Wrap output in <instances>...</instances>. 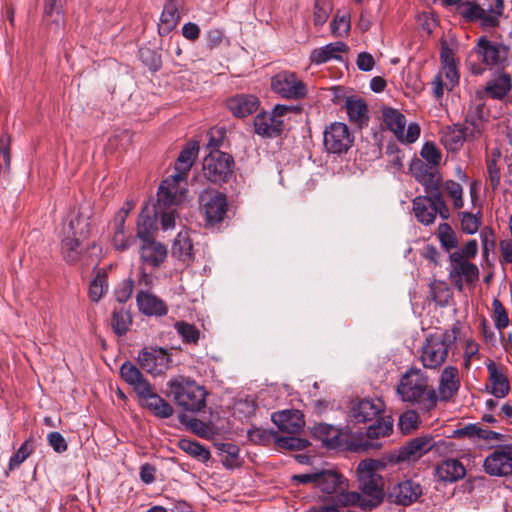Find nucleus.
I'll return each mask as SVG.
<instances>
[{
    "instance_id": "obj_44",
    "label": "nucleus",
    "mask_w": 512,
    "mask_h": 512,
    "mask_svg": "<svg viewBox=\"0 0 512 512\" xmlns=\"http://www.w3.org/2000/svg\"><path fill=\"white\" fill-rule=\"evenodd\" d=\"M465 130H444L441 142L449 151L459 150L465 142Z\"/></svg>"
},
{
    "instance_id": "obj_20",
    "label": "nucleus",
    "mask_w": 512,
    "mask_h": 512,
    "mask_svg": "<svg viewBox=\"0 0 512 512\" xmlns=\"http://www.w3.org/2000/svg\"><path fill=\"white\" fill-rule=\"evenodd\" d=\"M435 446L434 438L421 435L402 446L398 452V461H416Z\"/></svg>"
},
{
    "instance_id": "obj_59",
    "label": "nucleus",
    "mask_w": 512,
    "mask_h": 512,
    "mask_svg": "<svg viewBox=\"0 0 512 512\" xmlns=\"http://www.w3.org/2000/svg\"><path fill=\"white\" fill-rule=\"evenodd\" d=\"M139 57L149 70L157 71L160 69V56H158L153 50L149 48H141L139 49Z\"/></svg>"
},
{
    "instance_id": "obj_51",
    "label": "nucleus",
    "mask_w": 512,
    "mask_h": 512,
    "mask_svg": "<svg viewBox=\"0 0 512 512\" xmlns=\"http://www.w3.org/2000/svg\"><path fill=\"white\" fill-rule=\"evenodd\" d=\"M438 238L442 247L446 251H450L451 249L456 248L458 244L455 232L447 223H441L438 226Z\"/></svg>"
},
{
    "instance_id": "obj_62",
    "label": "nucleus",
    "mask_w": 512,
    "mask_h": 512,
    "mask_svg": "<svg viewBox=\"0 0 512 512\" xmlns=\"http://www.w3.org/2000/svg\"><path fill=\"white\" fill-rule=\"evenodd\" d=\"M478 253V243L476 240H469L463 247L454 251L452 254H458V259L471 260Z\"/></svg>"
},
{
    "instance_id": "obj_64",
    "label": "nucleus",
    "mask_w": 512,
    "mask_h": 512,
    "mask_svg": "<svg viewBox=\"0 0 512 512\" xmlns=\"http://www.w3.org/2000/svg\"><path fill=\"white\" fill-rule=\"evenodd\" d=\"M47 442L57 453H63L67 450L68 444L65 438L59 432H50L47 435Z\"/></svg>"
},
{
    "instance_id": "obj_34",
    "label": "nucleus",
    "mask_w": 512,
    "mask_h": 512,
    "mask_svg": "<svg viewBox=\"0 0 512 512\" xmlns=\"http://www.w3.org/2000/svg\"><path fill=\"white\" fill-rule=\"evenodd\" d=\"M180 13L175 0H166L160 16L158 32L160 35H168L178 24Z\"/></svg>"
},
{
    "instance_id": "obj_52",
    "label": "nucleus",
    "mask_w": 512,
    "mask_h": 512,
    "mask_svg": "<svg viewBox=\"0 0 512 512\" xmlns=\"http://www.w3.org/2000/svg\"><path fill=\"white\" fill-rule=\"evenodd\" d=\"M350 16L347 13L339 14L334 16L331 22V33L335 37H345L350 31Z\"/></svg>"
},
{
    "instance_id": "obj_33",
    "label": "nucleus",
    "mask_w": 512,
    "mask_h": 512,
    "mask_svg": "<svg viewBox=\"0 0 512 512\" xmlns=\"http://www.w3.org/2000/svg\"><path fill=\"white\" fill-rule=\"evenodd\" d=\"M347 49L348 46L344 42H332L323 47L314 49L310 55V61L319 65L332 59H341L338 53L346 52Z\"/></svg>"
},
{
    "instance_id": "obj_24",
    "label": "nucleus",
    "mask_w": 512,
    "mask_h": 512,
    "mask_svg": "<svg viewBox=\"0 0 512 512\" xmlns=\"http://www.w3.org/2000/svg\"><path fill=\"white\" fill-rule=\"evenodd\" d=\"M345 109L348 119L352 124L359 128L367 126L369 123V110L366 101L356 95L347 96L345 99Z\"/></svg>"
},
{
    "instance_id": "obj_18",
    "label": "nucleus",
    "mask_w": 512,
    "mask_h": 512,
    "mask_svg": "<svg viewBox=\"0 0 512 512\" xmlns=\"http://www.w3.org/2000/svg\"><path fill=\"white\" fill-rule=\"evenodd\" d=\"M450 277L454 284L462 289L463 283H474L479 277L478 267L470 260L458 259V254H450Z\"/></svg>"
},
{
    "instance_id": "obj_21",
    "label": "nucleus",
    "mask_w": 512,
    "mask_h": 512,
    "mask_svg": "<svg viewBox=\"0 0 512 512\" xmlns=\"http://www.w3.org/2000/svg\"><path fill=\"white\" fill-rule=\"evenodd\" d=\"M140 247V259L142 265L150 267H159L167 257V248L163 244L144 238Z\"/></svg>"
},
{
    "instance_id": "obj_37",
    "label": "nucleus",
    "mask_w": 512,
    "mask_h": 512,
    "mask_svg": "<svg viewBox=\"0 0 512 512\" xmlns=\"http://www.w3.org/2000/svg\"><path fill=\"white\" fill-rule=\"evenodd\" d=\"M313 435L327 448L340 445V431L332 425L320 423L313 428Z\"/></svg>"
},
{
    "instance_id": "obj_3",
    "label": "nucleus",
    "mask_w": 512,
    "mask_h": 512,
    "mask_svg": "<svg viewBox=\"0 0 512 512\" xmlns=\"http://www.w3.org/2000/svg\"><path fill=\"white\" fill-rule=\"evenodd\" d=\"M198 153L197 141L188 142L181 150L175 162V173L164 179L159 185V209L171 203H182L187 190L180 183L186 182Z\"/></svg>"
},
{
    "instance_id": "obj_49",
    "label": "nucleus",
    "mask_w": 512,
    "mask_h": 512,
    "mask_svg": "<svg viewBox=\"0 0 512 512\" xmlns=\"http://www.w3.org/2000/svg\"><path fill=\"white\" fill-rule=\"evenodd\" d=\"M10 143L11 138L7 133L0 136V174L6 175L10 170Z\"/></svg>"
},
{
    "instance_id": "obj_53",
    "label": "nucleus",
    "mask_w": 512,
    "mask_h": 512,
    "mask_svg": "<svg viewBox=\"0 0 512 512\" xmlns=\"http://www.w3.org/2000/svg\"><path fill=\"white\" fill-rule=\"evenodd\" d=\"M33 441L27 439L17 450V452L9 460V468L11 470L19 467L33 452Z\"/></svg>"
},
{
    "instance_id": "obj_26",
    "label": "nucleus",
    "mask_w": 512,
    "mask_h": 512,
    "mask_svg": "<svg viewBox=\"0 0 512 512\" xmlns=\"http://www.w3.org/2000/svg\"><path fill=\"white\" fill-rule=\"evenodd\" d=\"M382 410L381 400L363 399L352 406L351 418L356 423H365L376 419Z\"/></svg>"
},
{
    "instance_id": "obj_12",
    "label": "nucleus",
    "mask_w": 512,
    "mask_h": 512,
    "mask_svg": "<svg viewBox=\"0 0 512 512\" xmlns=\"http://www.w3.org/2000/svg\"><path fill=\"white\" fill-rule=\"evenodd\" d=\"M474 51L477 54L478 59L489 67L504 70L505 67L509 65L510 50L502 43L491 41L486 37H481L479 38Z\"/></svg>"
},
{
    "instance_id": "obj_40",
    "label": "nucleus",
    "mask_w": 512,
    "mask_h": 512,
    "mask_svg": "<svg viewBox=\"0 0 512 512\" xmlns=\"http://www.w3.org/2000/svg\"><path fill=\"white\" fill-rule=\"evenodd\" d=\"M132 324V319L130 313L126 311L124 308L114 309L111 317V326L115 334L118 336L125 335L130 325Z\"/></svg>"
},
{
    "instance_id": "obj_25",
    "label": "nucleus",
    "mask_w": 512,
    "mask_h": 512,
    "mask_svg": "<svg viewBox=\"0 0 512 512\" xmlns=\"http://www.w3.org/2000/svg\"><path fill=\"white\" fill-rule=\"evenodd\" d=\"M272 421L282 432L296 434L304 427L303 415L299 410H283L272 415Z\"/></svg>"
},
{
    "instance_id": "obj_42",
    "label": "nucleus",
    "mask_w": 512,
    "mask_h": 512,
    "mask_svg": "<svg viewBox=\"0 0 512 512\" xmlns=\"http://www.w3.org/2000/svg\"><path fill=\"white\" fill-rule=\"evenodd\" d=\"M107 291V275L105 272L98 271L90 282L89 298L93 302H98Z\"/></svg>"
},
{
    "instance_id": "obj_10",
    "label": "nucleus",
    "mask_w": 512,
    "mask_h": 512,
    "mask_svg": "<svg viewBox=\"0 0 512 512\" xmlns=\"http://www.w3.org/2000/svg\"><path fill=\"white\" fill-rule=\"evenodd\" d=\"M412 204L416 219L423 225L433 224L437 214L443 220L450 217V211L442 193L417 196L413 199Z\"/></svg>"
},
{
    "instance_id": "obj_48",
    "label": "nucleus",
    "mask_w": 512,
    "mask_h": 512,
    "mask_svg": "<svg viewBox=\"0 0 512 512\" xmlns=\"http://www.w3.org/2000/svg\"><path fill=\"white\" fill-rule=\"evenodd\" d=\"M499 158L500 152L496 151L493 152L491 158L487 160V182L493 191H495L500 185V168L497 165V161Z\"/></svg>"
},
{
    "instance_id": "obj_6",
    "label": "nucleus",
    "mask_w": 512,
    "mask_h": 512,
    "mask_svg": "<svg viewBox=\"0 0 512 512\" xmlns=\"http://www.w3.org/2000/svg\"><path fill=\"white\" fill-rule=\"evenodd\" d=\"M91 231L90 217L78 212L67 227H64V237L61 242V253L68 263L77 262L83 252V243L88 239Z\"/></svg>"
},
{
    "instance_id": "obj_46",
    "label": "nucleus",
    "mask_w": 512,
    "mask_h": 512,
    "mask_svg": "<svg viewBox=\"0 0 512 512\" xmlns=\"http://www.w3.org/2000/svg\"><path fill=\"white\" fill-rule=\"evenodd\" d=\"M177 333L186 344H197L200 331L193 325L184 321H178L174 324Z\"/></svg>"
},
{
    "instance_id": "obj_9",
    "label": "nucleus",
    "mask_w": 512,
    "mask_h": 512,
    "mask_svg": "<svg viewBox=\"0 0 512 512\" xmlns=\"http://www.w3.org/2000/svg\"><path fill=\"white\" fill-rule=\"evenodd\" d=\"M181 203H171L159 209V191L157 192V201L153 204L150 211L148 207H144L139 215L138 220V237L140 239L150 238V231L156 228L157 220H160L161 228L164 231L175 227L176 208Z\"/></svg>"
},
{
    "instance_id": "obj_8",
    "label": "nucleus",
    "mask_w": 512,
    "mask_h": 512,
    "mask_svg": "<svg viewBox=\"0 0 512 512\" xmlns=\"http://www.w3.org/2000/svg\"><path fill=\"white\" fill-rule=\"evenodd\" d=\"M456 10L468 22H477L482 28H494L504 12V0L465 1Z\"/></svg>"
},
{
    "instance_id": "obj_56",
    "label": "nucleus",
    "mask_w": 512,
    "mask_h": 512,
    "mask_svg": "<svg viewBox=\"0 0 512 512\" xmlns=\"http://www.w3.org/2000/svg\"><path fill=\"white\" fill-rule=\"evenodd\" d=\"M393 429L392 422L383 419H377L367 429V437L370 439L388 436Z\"/></svg>"
},
{
    "instance_id": "obj_22",
    "label": "nucleus",
    "mask_w": 512,
    "mask_h": 512,
    "mask_svg": "<svg viewBox=\"0 0 512 512\" xmlns=\"http://www.w3.org/2000/svg\"><path fill=\"white\" fill-rule=\"evenodd\" d=\"M460 388L459 372L455 366H447L442 371L437 397L441 401H449Z\"/></svg>"
},
{
    "instance_id": "obj_28",
    "label": "nucleus",
    "mask_w": 512,
    "mask_h": 512,
    "mask_svg": "<svg viewBox=\"0 0 512 512\" xmlns=\"http://www.w3.org/2000/svg\"><path fill=\"white\" fill-rule=\"evenodd\" d=\"M139 311L148 316H164L167 306L163 300L149 292L140 291L136 297Z\"/></svg>"
},
{
    "instance_id": "obj_14",
    "label": "nucleus",
    "mask_w": 512,
    "mask_h": 512,
    "mask_svg": "<svg viewBox=\"0 0 512 512\" xmlns=\"http://www.w3.org/2000/svg\"><path fill=\"white\" fill-rule=\"evenodd\" d=\"M272 90L283 98L301 99L307 94L306 85L295 73L283 71L271 79Z\"/></svg>"
},
{
    "instance_id": "obj_50",
    "label": "nucleus",
    "mask_w": 512,
    "mask_h": 512,
    "mask_svg": "<svg viewBox=\"0 0 512 512\" xmlns=\"http://www.w3.org/2000/svg\"><path fill=\"white\" fill-rule=\"evenodd\" d=\"M113 229L114 233L112 237V243L114 248L119 251H125L129 249L135 240L132 235H126L124 224L118 227L113 223Z\"/></svg>"
},
{
    "instance_id": "obj_54",
    "label": "nucleus",
    "mask_w": 512,
    "mask_h": 512,
    "mask_svg": "<svg viewBox=\"0 0 512 512\" xmlns=\"http://www.w3.org/2000/svg\"><path fill=\"white\" fill-rule=\"evenodd\" d=\"M332 10L331 4L327 0H315L313 22L316 26H322L328 19Z\"/></svg>"
},
{
    "instance_id": "obj_58",
    "label": "nucleus",
    "mask_w": 512,
    "mask_h": 512,
    "mask_svg": "<svg viewBox=\"0 0 512 512\" xmlns=\"http://www.w3.org/2000/svg\"><path fill=\"white\" fill-rule=\"evenodd\" d=\"M421 156L423 157L424 164H430L437 167L441 162V152L440 150L430 142L425 143L421 150Z\"/></svg>"
},
{
    "instance_id": "obj_4",
    "label": "nucleus",
    "mask_w": 512,
    "mask_h": 512,
    "mask_svg": "<svg viewBox=\"0 0 512 512\" xmlns=\"http://www.w3.org/2000/svg\"><path fill=\"white\" fill-rule=\"evenodd\" d=\"M120 375L127 384L133 387L141 400L142 406L147 408L154 416L169 418L173 415L172 405L156 393L150 382L134 364L129 361L123 363L120 367Z\"/></svg>"
},
{
    "instance_id": "obj_55",
    "label": "nucleus",
    "mask_w": 512,
    "mask_h": 512,
    "mask_svg": "<svg viewBox=\"0 0 512 512\" xmlns=\"http://www.w3.org/2000/svg\"><path fill=\"white\" fill-rule=\"evenodd\" d=\"M493 320L498 330H503L509 324V317L506 309L499 299L494 298L492 301Z\"/></svg>"
},
{
    "instance_id": "obj_29",
    "label": "nucleus",
    "mask_w": 512,
    "mask_h": 512,
    "mask_svg": "<svg viewBox=\"0 0 512 512\" xmlns=\"http://www.w3.org/2000/svg\"><path fill=\"white\" fill-rule=\"evenodd\" d=\"M422 495V487L420 484L406 480L394 487L391 496L395 498V502L399 505L408 506L417 501Z\"/></svg>"
},
{
    "instance_id": "obj_36",
    "label": "nucleus",
    "mask_w": 512,
    "mask_h": 512,
    "mask_svg": "<svg viewBox=\"0 0 512 512\" xmlns=\"http://www.w3.org/2000/svg\"><path fill=\"white\" fill-rule=\"evenodd\" d=\"M448 52V49H442L441 51L442 69L438 75H441V78L444 80L445 87L448 90H452L459 82V72L453 59H450Z\"/></svg>"
},
{
    "instance_id": "obj_11",
    "label": "nucleus",
    "mask_w": 512,
    "mask_h": 512,
    "mask_svg": "<svg viewBox=\"0 0 512 512\" xmlns=\"http://www.w3.org/2000/svg\"><path fill=\"white\" fill-rule=\"evenodd\" d=\"M451 341L449 336L443 333L430 334L421 349L420 359L427 369L441 367L449 353Z\"/></svg>"
},
{
    "instance_id": "obj_35",
    "label": "nucleus",
    "mask_w": 512,
    "mask_h": 512,
    "mask_svg": "<svg viewBox=\"0 0 512 512\" xmlns=\"http://www.w3.org/2000/svg\"><path fill=\"white\" fill-rule=\"evenodd\" d=\"M487 370L491 382V393L497 398L505 397L510 390L508 379L498 369L495 362H489L487 364Z\"/></svg>"
},
{
    "instance_id": "obj_47",
    "label": "nucleus",
    "mask_w": 512,
    "mask_h": 512,
    "mask_svg": "<svg viewBox=\"0 0 512 512\" xmlns=\"http://www.w3.org/2000/svg\"><path fill=\"white\" fill-rule=\"evenodd\" d=\"M442 187L448 197L452 200L454 209H461L464 205L462 186L454 180H447L443 183Z\"/></svg>"
},
{
    "instance_id": "obj_43",
    "label": "nucleus",
    "mask_w": 512,
    "mask_h": 512,
    "mask_svg": "<svg viewBox=\"0 0 512 512\" xmlns=\"http://www.w3.org/2000/svg\"><path fill=\"white\" fill-rule=\"evenodd\" d=\"M270 114L273 118L275 127L278 128L285 124L286 119L290 120L292 115H294V116L300 115L301 116L302 110H301V108H299L297 106H288V105L278 104L272 109Z\"/></svg>"
},
{
    "instance_id": "obj_5",
    "label": "nucleus",
    "mask_w": 512,
    "mask_h": 512,
    "mask_svg": "<svg viewBox=\"0 0 512 512\" xmlns=\"http://www.w3.org/2000/svg\"><path fill=\"white\" fill-rule=\"evenodd\" d=\"M381 463L374 459H365L357 466V478L359 482V499L352 505L359 506L363 510L377 507L383 499V479L377 473Z\"/></svg>"
},
{
    "instance_id": "obj_30",
    "label": "nucleus",
    "mask_w": 512,
    "mask_h": 512,
    "mask_svg": "<svg viewBox=\"0 0 512 512\" xmlns=\"http://www.w3.org/2000/svg\"><path fill=\"white\" fill-rule=\"evenodd\" d=\"M436 476L443 482L453 483L466 475V469L457 459H446L440 462L435 469Z\"/></svg>"
},
{
    "instance_id": "obj_13",
    "label": "nucleus",
    "mask_w": 512,
    "mask_h": 512,
    "mask_svg": "<svg viewBox=\"0 0 512 512\" xmlns=\"http://www.w3.org/2000/svg\"><path fill=\"white\" fill-rule=\"evenodd\" d=\"M234 161L227 153L211 151L203 161V174L212 183H224L232 173Z\"/></svg>"
},
{
    "instance_id": "obj_38",
    "label": "nucleus",
    "mask_w": 512,
    "mask_h": 512,
    "mask_svg": "<svg viewBox=\"0 0 512 512\" xmlns=\"http://www.w3.org/2000/svg\"><path fill=\"white\" fill-rule=\"evenodd\" d=\"M382 120L386 128H406V117L398 109L383 106ZM407 128H419V125L412 122Z\"/></svg>"
},
{
    "instance_id": "obj_41",
    "label": "nucleus",
    "mask_w": 512,
    "mask_h": 512,
    "mask_svg": "<svg viewBox=\"0 0 512 512\" xmlns=\"http://www.w3.org/2000/svg\"><path fill=\"white\" fill-rule=\"evenodd\" d=\"M44 17L57 28L64 24V15L60 0H45Z\"/></svg>"
},
{
    "instance_id": "obj_1",
    "label": "nucleus",
    "mask_w": 512,
    "mask_h": 512,
    "mask_svg": "<svg viewBox=\"0 0 512 512\" xmlns=\"http://www.w3.org/2000/svg\"><path fill=\"white\" fill-rule=\"evenodd\" d=\"M295 485H311L329 496L333 506L346 507L359 499V493L348 491V482L343 475L332 469L317 470L291 477Z\"/></svg>"
},
{
    "instance_id": "obj_57",
    "label": "nucleus",
    "mask_w": 512,
    "mask_h": 512,
    "mask_svg": "<svg viewBox=\"0 0 512 512\" xmlns=\"http://www.w3.org/2000/svg\"><path fill=\"white\" fill-rule=\"evenodd\" d=\"M279 448L289 450H303L308 446V441L295 436L277 437L275 439Z\"/></svg>"
},
{
    "instance_id": "obj_60",
    "label": "nucleus",
    "mask_w": 512,
    "mask_h": 512,
    "mask_svg": "<svg viewBox=\"0 0 512 512\" xmlns=\"http://www.w3.org/2000/svg\"><path fill=\"white\" fill-rule=\"evenodd\" d=\"M481 224L480 218L470 212L461 213V228L467 234H474Z\"/></svg>"
},
{
    "instance_id": "obj_7",
    "label": "nucleus",
    "mask_w": 512,
    "mask_h": 512,
    "mask_svg": "<svg viewBox=\"0 0 512 512\" xmlns=\"http://www.w3.org/2000/svg\"><path fill=\"white\" fill-rule=\"evenodd\" d=\"M168 396L184 410L197 412L206 405L207 392L194 380L178 376L167 382Z\"/></svg>"
},
{
    "instance_id": "obj_2",
    "label": "nucleus",
    "mask_w": 512,
    "mask_h": 512,
    "mask_svg": "<svg viewBox=\"0 0 512 512\" xmlns=\"http://www.w3.org/2000/svg\"><path fill=\"white\" fill-rule=\"evenodd\" d=\"M396 391L402 401L411 403L423 413L434 409L438 401L437 392L430 385L429 377L416 367H411L402 374Z\"/></svg>"
},
{
    "instance_id": "obj_39",
    "label": "nucleus",
    "mask_w": 512,
    "mask_h": 512,
    "mask_svg": "<svg viewBox=\"0 0 512 512\" xmlns=\"http://www.w3.org/2000/svg\"><path fill=\"white\" fill-rule=\"evenodd\" d=\"M178 447L189 456L203 463L209 461L211 457L210 451L197 441L181 439L178 442Z\"/></svg>"
},
{
    "instance_id": "obj_23",
    "label": "nucleus",
    "mask_w": 512,
    "mask_h": 512,
    "mask_svg": "<svg viewBox=\"0 0 512 512\" xmlns=\"http://www.w3.org/2000/svg\"><path fill=\"white\" fill-rule=\"evenodd\" d=\"M323 138L327 151L335 154L347 152L354 141L350 130H324Z\"/></svg>"
},
{
    "instance_id": "obj_31",
    "label": "nucleus",
    "mask_w": 512,
    "mask_h": 512,
    "mask_svg": "<svg viewBox=\"0 0 512 512\" xmlns=\"http://www.w3.org/2000/svg\"><path fill=\"white\" fill-rule=\"evenodd\" d=\"M512 89V79L510 74L500 72L492 79L487 81L485 86V93L492 99H504Z\"/></svg>"
},
{
    "instance_id": "obj_15",
    "label": "nucleus",
    "mask_w": 512,
    "mask_h": 512,
    "mask_svg": "<svg viewBox=\"0 0 512 512\" xmlns=\"http://www.w3.org/2000/svg\"><path fill=\"white\" fill-rule=\"evenodd\" d=\"M199 201L208 224L213 225L224 219L228 208L224 194L217 191H204Z\"/></svg>"
},
{
    "instance_id": "obj_61",
    "label": "nucleus",
    "mask_w": 512,
    "mask_h": 512,
    "mask_svg": "<svg viewBox=\"0 0 512 512\" xmlns=\"http://www.w3.org/2000/svg\"><path fill=\"white\" fill-rule=\"evenodd\" d=\"M419 422V416L416 411L408 410L399 418V426L404 433H409L415 429Z\"/></svg>"
},
{
    "instance_id": "obj_19",
    "label": "nucleus",
    "mask_w": 512,
    "mask_h": 512,
    "mask_svg": "<svg viewBox=\"0 0 512 512\" xmlns=\"http://www.w3.org/2000/svg\"><path fill=\"white\" fill-rule=\"evenodd\" d=\"M486 473L492 476H506L512 473V446L493 451L484 460Z\"/></svg>"
},
{
    "instance_id": "obj_16",
    "label": "nucleus",
    "mask_w": 512,
    "mask_h": 512,
    "mask_svg": "<svg viewBox=\"0 0 512 512\" xmlns=\"http://www.w3.org/2000/svg\"><path fill=\"white\" fill-rule=\"evenodd\" d=\"M410 170L416 181L424 186L427 194L441 193L442 175L438 167L424 164L423 160L417 159L411 163Z\"/></svg>"
},
{
    "instance_id": "obj_17",
    "label": "nucleus",
    "mask_w": 512,
    "mask_h": 512,
    "mask_svg": "<svg viewBox=\"0 0 512 512\" xmlns=\"http://www.w3.org/2000/svg\"><path fill=\"white\" fill-rule=\"evenodd\" d=\"M170 361L167 351L162 348H144L138 355L140 367L153 376L164 374Z\"/></svg>"
},
{
    "instance_id": "obj_63",
    "label": "nucleus",
    "mask_w": 512,
    "mask_h": 512,
    "mask_svg": "<svg viewBox=\"0 0 512 512\" xmlns=\"http://www.w3.org/2000/svg\"><path fill=\"white\" fill-rule=\"evenodd\" d=\"M134 283L131 279H126L120 283L115 290V297L119 303H125L132 295Z\"/></svg>"
},
{
    "instance_id": "obj_45",
    "label": "nucleus",
    "mask_w": 512,
    "mask_h": 512,
    "mask_svg": "<svg viewBox=\"0 0 512 512\" xmlns=\"http://www.w3.org/2000/svg\"><path fill=\"white\" fill-rule=\"evenodd\" d=\"M214 445L220 455L225 454L228 457L226 460H222L223 465L232 468L239 457L240 448L231 442H217Z\"/></svg>"
},
{
    "instance_id": "obj_27",
    "label": "nucleus",
    "mask_w": 512,
    "mask_h": 512,
    "mask_svg": "<svg viewBox=\"0 0 512 512\" xmlns=\"http://www.w3.org/2000/svg\"><path fill=\"white\" fill-rule=\"evenodd\" d=\"M259 99L251 94H238L227 101V107L236 117H246L258 110Z\"/></svg>"
},
{
    "instance_id": "obj_32",
    "label": "nucleus",
    "mask_w": 512,
    "mask_h": 512,
    "mask_svg": "<svg viewBox=\"0 0 512 512\" xmlns=\"http://www.w3.org/2000/svg\"><path fill=\"white\" fill-rule=\"evenodd\" d=\"M171 253L173 257L187 265L193 260V244L188 231L183 230L177 234Z\"/></svg>"
}]
</instances>
